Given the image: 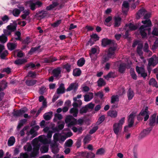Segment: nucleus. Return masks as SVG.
Returning <instances> with one entry per match:
<instances>
[{"label":"nucleus","instance_id":"f257e3e1","mask_svg":"<svg viewBox=\"0 0 158 158\" xmlns=\"http://www.w3.org/2000/svg\"><path fill=\"white\" fill-rule=\"evenodd\" d=\"M44 131L45 132H48L47 136L48 139L45 136L43 135L35 139L32 141V144L33 148L31 154L29 156L27 153H22L20 154V158H31L36 156L39 153L40 143L44 145L41 147L40 149L41 152L45 153L48 151V144L50 143V138L52 137V132L49 130V128L48 127L44 128Z\"/></svg>","mask_w":158,"mask_h":158},{"label":"nucleus","instance_id":"f03ea898","mask_svg":"<svg viewBox=\"0 0 158 158\" xmlns=\"http://www.w3.org/2000/svg\"><path fill=\"white\" fill-rule=\"evenodd\" d=\"M141 22L143 25L140 27L139 31L142 37L145 38L147 35V32L150 31L151 28L149 27L152 26V23L149 19L142 20Z\"/></svg>","mask_w":158,"mask_h":158},{"label":"nucleus","instance_id":"7ed1b4c3","mask_svg":"<svg viewBox=\"0 0 158 158\" xmlns=\"http://www.w3.org/2000/svg\"><path fill=\"white\" fill-rule=\"evenodd\" d=\"M81 95H77L76 97L73 98V99L75 102L73 104V107L71 109L70 112L74 117L77 116L78 113V109L76 108L81 106L82 104L81 100H77V99L81 98Z\"/></svg>","mask_w":158,"mask_h":158},{"label":"nucleus","instance_id":"20e7f679","mask_svg":"<svg viewBox=\"0 0 158 158\" xmlns=\"http://www.w3.org/2000/svg\"><path fill=\"white\" fill-rule=\"evenodd\" d=\"M125 122V118H121L118 123H115L113 126L114 133L118 136L120 134L122 128V125Z\"/></svg>","mask_w":158,"mask_h":158},{"label":"nucleus","instance_id":"39448f33","mask_svg":"<svg viewBox=\"0 0 158 158\" xmlns=\"http://www.w3.org/2000/svg\"><path fill=\"white\" fill-rule=\"evenodd\" d=\"M117 49L116 44H114L113 47H111L109 49L108 55H105L103 57L102 61L104 63L108 61L110 58H113L114 56L115 51Z\"/></svg>","mask_w":158,"mask_h":158},{"label":"nucleus","instance_id":"423d86ee","mask_svg":"<svg viewBox=\"0 0 158 158\" xmlns=\"http://www.w3.org/2000/svg\"><path fill=\"white\" fill-rule=\"evenodd\" d=\"M72 135L71 132H69L67 134L62 133L61 134H55L53 136L54 140L55 141H58L59 142H64L68 137Z\"/></svg>","mask_w":158,"mask_h":158},{"label":"nucleus","instance_id":"0eeeda50","mask_svg":"<svg viewBox=\"0 0 158 158\" xmlns=\"http://www.w3.org/2000/svg\"><path fill=\"white\" fill-rule=\"evenodd\" d=\"M65 122L66 123H69L68 127L76 124H81L83 123V120L82 119H79L77 121L76 119L74 118L71 116H67L65 119Z\"/></svg>","mask_w":158,"mask_h":158},{"label":"nucleus","instance_id":"6e6552de","mask_svg":"<svg viewBox=\"0 0 158 158\" xmlns=\"http://www.w3.org/2000/svg\"><path fill=\"white\" fill-rule=\"evenodd\" d=\"M17 23L14 21L13 23L10 24L7 27V29L4 30L3 32L5 35H8L10 34L11 32L16 30Z\"/></svg>","mask_w":158,"mask_h":158},{"label":"nucleus","instance_id":"1a4fd4ad","mask_svg":"<svg viewBox=\"0 0 158 158\" xmlns=\"http://www.w3.org/2000/svg\"><path fill=\"white\" fill-rule=\"evenodd\" d=\"M135 115L133 114H131L128 117V126H125L124 127V131L125 132H127L129 130V128L131 127L134 123V119Z\"/></svg>","mask_w":158,"mask_h":158},{"label":"nucleus","instance_id":"9d476101","mask_svg":"<svg viewBox=\"0 0 158 158\" xmlns=\"http://www.w3.org/2000/svg\"><path fill=\"white\" fill-rule=\"evenodd\" d=\"M150 15V14L146 11L144 9H142L140 10L137 13L136 18L139 19L140 17L143 16L144 18L146 19L149 17Z\"/></svg>","mask_w":158,"mask_h":158},{"label":"nucleus","instance_id":"9b49d317","mask_svg":"<svg viewBox=\"0 0 158 158\" xmlns=\"http://www.w3.org/2000/svg\"><path fill=\"white\" fill-rule=\"evenodd\" d=\"M137 45H138L137 48V52L139 54V56H140V58L141 59L143 60V58L141 56L142 54V44L140 42H139L138 41H136L134 43L133 45V47H135ZM143 61L144 62H145V61H144L143 60Z\"/></svg>","mask_w":158,"mask_h":158},{"label":"nucleus","instance_id":"f8f14e48","mask_svg":"<svg viewBox=\"0 0 158 158\" xmlns=\"http://www.w3.org/2000/svg\"><path fill=\"white\" fill-rule=\"evenodd\" d=\"M42 5V3L40 1H37L35 3L33 2L32 1H30L27 2L26 5H29L32 10H34L36 8L35 6L36 5L38 7H40Z\"/></svg>","mask_w":158,"mask_h":158},{"label":"nucleus","instance_id":"ddd939ff","mask_svg":"<svg viewBox=\"0 0 158 158\" xmlns=\"http://www.w3.org/2000/svg\"><path fill=\"white\" fill-rule=\"evenodd\" d=\"M156 114L154 113L150 117L149 119V125L151 126H154L158 124V115L157 116Z\"/></svg>","mask_w":158,"mask_h":158},{"label":"nucleus","instance_id":"4468645a","mask_svg":"<svg viewBox=\"0 0 158 158\" xmlns=\"http://www.w3.org/2000/svg\"><path fill=\"white\" fill-rule=\"evenodd\" d=\"M141 115L143 116V118H144V121H146L148 120L149 118L150 113L148 110V108L146 107L144 109H143L140 112Z\"/></svg>","mask_w":158,"mask_h":158},{"label":"nucleus","instance_id":"2eb2a0df","mask_svg":"<svg viewBox=\"0 0 158 158\" xmlns=\"http://www.w3.org/2000/svg\"><path fill=\"white\" fill-rule=\"evenodd\" d=\"M158 63V57L154 55L149 60L148 65L149 66H154Z\"/></svg>","mask_w":158,"mask_h":158},{"label":"nucleus","instance_id":"dca6fc26","mask_svg":"<svg viewBox=\"0 0 158 158\" xmlns=\"http://www.w3.org/2000/svg\"><path fill=\"white\" fill-rule=\"evenodd\" d=\"M152 129V128H149L143 130L140 133L139 136V138L141 139L149 134Z\"/></svg>","mask_w":158,"mask_h":158},{"label":"nucleus","instance_id":"f3484780","mask_svg":"<svg viewBox=\"0 0 158 158\" xmlns=\"http://www.w3.org/2000/svg\"><path fill=\"white\" fill-rule=\"evenodd\" d=\"M27 111L26 108L21 109L19 110L15 111L13 112V115L15 116H20Z\"/></svg>","mask_w":158,"mask_h":158},{"label":"nucleus","instance_id":"a211bd4d","mask_svg":"<svg viewBox=\"0 0 158 158\" xmlns=\"http://www.w3.org/2000/svg\"><path fill=\"white\" fill-rule=\"evenodd\" d=\"M136 70L137 73L139 74H140L141 76L143 78H145L147 76V74L145 72L144 69L143 68L137 67Z\"/></svg>","mask_w":158,"mask_h":158},{"label":"nucleus","instance_id":"6ab92c4d","mask_svg":"<svg viewBox=\"0 0 158 158\" xmlns=\"http://www.w3.org/2000/svg\"><path fill=\"white\" fill-rule=\"evenodd\" d=\"M39 128V127L38 126H35L33 128H32L29 133L28 135H31V137L33 138L36 135V133L35 131L38 130Z\"/></svg>","mask_w":158,"mask_h":158},{"label":"nucleus","instance_id":"aec40b11","mask_svg":"<svg viewBox=\"0 0 158 158\" xmlns=\"http://www.w3.org/2000/svg\"><path fill=\"white\" fill-rule=\"evenodd\" d=\"M154 25L153 30L152 31V34L154 35L158 36V21L154 20Z\"/></svg>","mask_w":158,"mask_h":158},{"label":"nucleus","instance_id":"412c9836","mask_svg":"<svg viewBox=\"0 0 158 158\" xmlns=\"http://www.w3.org/2000/svg\"><path fill=\"white\" fill-rule=\"evenodd\" d=\"M96 51L97 49L96 48H93L91 49V52L89 53V55L92 60L94 61L97 58V56L95 54Z\"/></svg>","mask_w":158,"mask_h":158},{"label":"nucleus","instance_id":"4be33fe9","mask_svg":"<svg viewBox=\"0 0 158 158\" xmlns=\"http://www.w3.org/2000/svg\"><path fill=\"white\" fill-rule=\"evenodd\" d=\"M20 10L17 9H15L13 10L12 14L15 17H18L19 15L20 11H22L24 10V8L23 7H21L20 8Z\"/></svg>","mask_w":158,"mask_h":158},{"label":"nucleus","instance_id":"5701e85b","mask_svg":"<svg viewBox=\"0 0 158 158\" xmlns=\"http://www.w3.org/2000/svg\"><path fill=\"white\" fill-rule=\"evenodd\" d=\"M84 101L85 102H89L92 99L93 97V94L90 93L84 96Z\"/></svg>","mask_w":158,"mask_h":158},{"label":"nucleus","instance_id":"b1692460","mask_svg":"<svg viewBox=\"0 0 158 158\" xmlns=\"http://www.w3.org/2000/svg\"><path fill=\"white\" fill-rule=\"evenodd\" d=\"M78 85L77 83L71 84L67 89V91H70L72 90H76L78 87Z\"/></svg>","mask_w":158,"mask_h":158},{"label":"nucleus","instance_id":"393cba45","mask_svg":"<svg viewBox=\"0 0 158 158\" xmlns=\"http://www.w3.org/2000/svg\"><path fill=\"white\" fill-rule=\"evenodd\" d=\"M64 85L63 84H61L57 89V94H62L64 93Z\"/></svg>","mask_w":158,"mask_h":158},{"label":"nucleus","instance_id":"a878e982","mask_svg":"<svg viewBox=\"0 0 158 158\" xmlns=\"http://www.w3.org/2000/svg\"><path fill=\"white\" fill-rule=\"evenodd\" d=\"M130 66L129 65L125 66V64L123 63L120 64L118 70L120 72L123 73L124 72L126 68H128Z\"/></svg>","mask_w":158,"mask_h":158},{"label":"nucleus","instance_id":"bb28decb","mask_svg":"<svg viewBox=\"0 0 158 158\" xmlns=\"http://www.w3.org/2000/svg\"><path fill=\"white\" fill-rule=\"evenodd\" d=\"M58 5V3L57 1H54L53 2L52 4L47 7L46 9L47 10H51L55 8Z\"/></svg>","mask_w":158,"mask_h":158},{"label":"nucleus","instance_id":"cd10ccee","mask_svg":"<svg viewBox=\"0 0 158 158\" xmlns=\"http://www.w3.org/2000/svg\"><path fill=\"white\" fill-rule=\"evenodd\" d=\"M113 43V41L107 39H103L102 41V45L103 46H106L107 45Z\"/></svg>","mask_w":158,"mask_h":158},{"label":"nucleus","instance_id":"c85d7f7f","mask_svg":"<svg viewBox=\"0 0 158 158\" xmlns=\"http://www.w3.org/2000/svg\"><path fill=\"white\" fill-rule=\"evenodd\" d=\"M108 114L111 117L114 118L117 115V112L116 110H110L108 112Z\"/></svg>","mask_w":158,"mask_h":158},{"label":"nucleus","instance_id":"c756f323","mask_svg":"<svg viewBox=\"0 0 158 158\" xmlns=\"http://www.w3.org/2000/svg\"><path fill=\"white\" fill-rule=\"evenodd\" d=\"M121 19L119 17H115L114 18V26L115 27L119 26L121 23Z\"/></svg>","mask_w":158,"mask_h":158},{"label":"nucleus","instance_id":"7c9ffc66","mask_svg":"<svg viewBox=\"0 0 158 158\" xmlns=\"http://www.w3.org/2000/svg\"><path fill=\"white\" fill-rule=\"evenodd\" d=\"M127 96L129 100H131L134 96V94L133 90L129 89L127 93Z\"/></svg>","mask_w":158,"mask_h":158},{"label":"nucleus","instance_id":"2f4dec72","mask_svg":"<svg viewBox=\"0 0 158 158\" xmlns=\"http://www.w3.org/2000/svg\"><path fill=\"white\" fill-rule=\"evenodd\" d=\"M128 3L127 2H123L122 7V10L123 11L124 13L126 12L128 10Z\"/></svg>","mask_w":158,"mask_h":158},{"label":"nucleus","instance_id":"473e14b6","mask_svg":"<svg viewBox=\"0 0 158 158\" xmlns=\"http://www.w3.org/2000/svg\"><path fill=\"white\" fill-rule=\"evenodd\" d=\"M137 27L136 25H134L130 23L129 25H126V29H127L129 28V30H133L136 29Z\"/></svg>","mask_w":158,"mask_h":158},{"label":"nucleus","instance_id":"72a5a7b5","mask_svg":"<svg viewBox=\"0 0 158 158\" xmlns=\"http://www.w3.org/2000/svg\"><path fill=\"white\" fill-rule=\"evenodd\" d=\"M81 73V70L78 68H76L73 70V75L74 76H78Z\"/></svg>","mask_w":158,"mask_h":158},{"label":"nucleus","instance_id":"f704fd0d","mask_svg":"<svg viewBox=\"0 0 158 158\" xmlns=\"http://www.w3.org/2000/svg\"><path fill=\"white\" fill-rule=\"evenodd\" d=\"M52 112H49L45 113L44 115V118L46 120H49L52 117Z\"/></svg>","mask_w":158,"mask_h":158},{"label":"nucleus","instance_id":"c9c22d12","mask_svg":"<svg viewBox=\"0 0 158 158\" xmlns=\"http://www.w3.org/2000/svg\"><path fill=\"white\" fill-rule=\"evenodd\" d=\"M15 141V138L13 137H10L8 141V145L10 146L13 145Z\"/></svg>","mask_w":158,"mask_h":158},{"label":"nucleus","instance_id":"e433bc0d","mask_svg":"<svg viewBox=\"0 0 158 158\" xmlns=\"http://www.w3.org/2000/svg\"><path fill=\"white\" fill-rule=\"evenodd\" d=\"M27 62V60L26 59H21L15 61V63L17 65L21 64Z\"/></svg>","mask_w":158,"mask_h":158},{"label":"nucleus","instance_id":"4c0bfd02","mask_svg":"<svg viewBox=\"0 0 158 158\" xmlns=\"http://www.w3.org/2000/svg\"><path fill=\"white\" fill-rule=\"evenodd\" d=\"M16 44L10 43H9L7 44L8 49L11 50H13L16 47Z\"/></svg>","mask_w":158,"mask_h":158},{"label":"nucleus","instance_id":"58836bf2","mask_svg":"<svg viewBox=\"0 0 158 158\" xmlns=\"http://www.w3.org/2000/svg\"><path fill=\"white\" fill-rule=\"evenodd\" d=\"M149 83L150 85L154 86L156 87H158L156 81L154 79L152 78L150 80Z\"/></svg>","mask_w":158,"mask_h":158},{"label":"nucleus","instance_id":"ea45409f","mask_svg":"<svg viewBox=\"0 0 158 158\" xmlns=\"http://www.w3.org/2000/svg\"><path fill=\"white\" fill-rule=\"evenodd\" d=\"M60 68L54 69L53 71L54 76L56 77H57L60 74Z\"/></svg>","mask_w":158,"mask_h":158},{"label":"nucleus","instance_id":"a19ab883","mask_svg":"<svg viewBox=\"0 0 158 158\" xmlns=\"http://www.w3.org/2000/svg\"><path fill=\"white\" fill-rule=\"evenodd\" d=\"M85 63V60L83 58L80 59L77 61V64L79 66L81 67Z\"/></svg>","mask_w":158,"mask_h":158},{"label":"nucleus","instance_id":"79ce46f5","mask_svg":"<svg viewBox=\"0 0 158 158\" xmlns=\"http://www.w3.org/2000/svg\"><path fill=\"white\" fill-rule=\"evenodd\" d=\"M119 101L118 97V95H113L111 98V102L112 103H114Z\"/></svg>","mask_w":158,"mask_h":158},{"label":"nucleus","instance_id":"37998d69","mask_svg":"<svg viewBox=\"0 0 158 158\" xmlns=\"http://www.w3.org/2000/svg\"><path fill=\"white\" fill-rule=\"evenodd\" d=\"M6 86V83L5 81H3L0 83V91L5 89Z\"/></svg>","mask_w":158,"mask_h":158},{"label":"nucleus","instance_id":"c03bdc74","mask_svg":"<svg viewBox=\"0 0 158 158\" xmlns=\"http://www.w3.org/2000/svg\"><path fill=\"white\" fill-rule=\"evenodd\" d=\"M47 12L46 11H41L39 15V16L40 17L41 19L44 18L47 16Z\"/></svg>","mask_w":158,"mask_h":158},{"label":"nucleus","instance_id":"a18cd8bd","mask_svg":"<svg viewBox=\"0 0 158 158\" xmlns=\"http://www.w3.org/2000/svg\"><path fill=\"white\" fill-rule=\"evenodd\" d=\"M62 118V117L60 114H56L55 115V117L54 118V121L55 122L57 121V119L59 120L61 119Z\"/></svg>","mask_w":158,"mask_h":158},{"label":"nucleus","instance_id":"49530a36","mask_svg":"<svg viewBox=\"0 0 158 158\" xmlns=\"http://www.w3.org/2000/svg\"><path fill=\"white\" fill-rule=\"evenodd\" d=\"M97 82L99 86H102L105 85V83L104 80L101 78H100Z\"/></svg>","mask_w":158,"mask_h":158},{"label":"nucleus","instance_id":"de8ad7c7","mask_svg":"<svg viewBox=\"0 0 158 158\" xmlns=\"http://www.w3.org/2000/svg\"><path fill=\"white\" fill-rule=\"evenodd\" d=\"M91 139V136L90 135H87L86 136L84 139V143L85 144L88 143L90 140Z\"/></svg>","mask_w":158,"mask_h":158},{"label":"nucleus","instance_id":"09e8293b","mask_svg":"<svg viewBox=\"0 0 158 158\" xmlns=\"http://www.w3.org/2000/svg\"><path fill=\"white\" fill-rule=\"evenodd\" d=\"M130 73L132 77L134 79L136 80L137 79V76L133 69H131L130 71Z\"/></svg>","mask_w":158,"mask_h":158},{"label":"nucleus","instance_id":"8fccbe9b","mask_svg":"<svg viewBox=\"0 0 158 158\" xmlns=\"http://www.w3.org/2000/svg\"><path fill=\"white\" fill-rule=\"evenodd\" d=\"M7 40V38L4 35H2V36H0V41L4 43L6 42Z\"/></svg>","mask_w":158,"mask_h":158},{"label":"nucleus","instance_id":"3c124183","mask_svg":"<svg viewBox=\"0 0 158 158\" xmlns=\"http://www.w3.org/2000/svg\"><path fill=\"white\" fill-rule=\"evenodd\" d=\"M47 106V102L45 101H43V102L42 106L40 108V109L38 110L37 115L39 114L41 111L44 108H45Z\"/></svg>","mask_w":158,"mask_h":158},{"label":"nucleus","instance_id":"603ef678","mask_svg":"<svg viewBox=\"0 0 158 158\" xmlns=\"http://www.w3.org/2000/svg\"><path fill=\"white\" fill-rule=\"evenodd\" d=\"M24 148L25 151L28 152L30 151L31 149V145L28 143H27V145L24 146Z\"/></svg>","mask_w":158,"mask_h":158},{"label":"nucleus","instance_id":"864d4df0","mask_svg":"<svg viewBox=\"0 0 158 158\" xmlns=\"http://www.w3.org/2000/svg\"><path fill=\"white\" fill-rule=\"evenodd\" d=\"M40 47V46H39L38 47H35L32 48L29 52V54L30 55H31L32 53H33L34 52L36 51H39L38 49Z\"/></svg>","mask_w":158,"mask_h":158},{"label":"nucleus","instance_id":"5fc2aeb1","mask_svg":"<svg viewBox=\"0 0 158 158\" xmlns=\"http://www.w3.org/2000/svg\"><path fill=\"white\" fill-rule=\"evenodd\" d=\"M73 144V141L71 139H69L67 140L65 143L66 146L70 147Z\"/></svg>","mask_w":158,"mask_h":158},{"label":"nucleus","instance_id":"6e6d98bb","mask_svg":"<svg viewBox=\"0 0 158 158\" xmlns=\"http://www.w3.org/2000/svg\"><path fill=\"white\" fill-rule=\"evenodd\" d=\"M26 121L27 120L25 119H24L20 121L17 127L19 129Z\"/></svg>","mask_w":158,"mask_h":158},{"label":"nucleus","instance_id":"4d7b16f0","mask_svg":"<svg viewBox=\"0 0 158 158\" xmlns=\"http://www.w3.org/2000/svg\"><path fill=\"white\" fill-rule=\"evenodd\" d=\"M91 39L94 40L95 41L98 40L99 39V37L96 34H93L91 35Z\"/></svg>","mask_w":158,"mask_h":158},{"label":"nucleus","instance_id":"13d9d810","mask_svg":"<svg viewBox=\"0 0 158 158\" xmlns=\"http://www.w3.org/2000/svg\"><path fill=\"white\" fill-rule=\"evenodd\" d=\"M105 152V150L102 148L98 149L97 152L96 154L99 155H102Z\"/></svg>","mask_w":158,"mask_h":158},{"label":"nucleus","instance_id":"bf43d9fd","mask_svg":"<svg viewBox=\"0 0 158 158\" xmlns=\"http://www.w3.org/2000/svg\"><path fill=\"white\" fill-rule=\"evenodd\" d=\"M20 35L21 33L19 31L16 32L15 34L16 40H20Z\"/></svg>","mask_w":158,"mask_h":158},{"label":"nucleus","instance_id":"052dcab7","mask_svg":"<svg viewBox=\"0 0 158 158\" xmlns=\"http://www.w3.org/2000/svg\"><path fill=\"white\" fill-rule=\"evenodd\" d=\"M58 123L59 124L58 126L59 129L60 130L64 128V122L60 121Z\"/></svg>","mask_w":158,"mask_h":158},{"label":"nucleus","instance_id":"680f3d73","mask_svg":"<svg viewBox=\"0 0 158 158\" xmlns=\"http://www.w3.org/2000/svg\"><path fill=\"white\" fill-rule=\"evenodd\" d=\"M36 81L34 80L27 81H26V84L28 85H32L34 84Z\"/></svg>","mask_w":158,"mask_h":158},{"label":"nucleus","instance_id":"e2e57ef3","mask_svg":"<svg viewBox=\"0 0 158 158\" xmlns=\"http://www.w3.org/2000/svg\"><path fill=\"white\" fill-rule=\"evenodd\" d=\"M88 110L87 108L85 106V107H82L80 111V113L81 114H83L86 112Z\"/></svg>","mask_w":158,"mask_h":158},{"label":"nucleus","instance_id":"0e129e2a","mask_svg":"<svg viewBox=\"0 0 158 158\" xmlns=\"http://www.w3.org/2000/svg\"><path fill=\"white\" fill-rule=\"evenodd\" d=\"M85 106L87 108V110L88 109H92L94 106V105L92 103H90L86 105Z\"/></svg>","mask_w":158,"mask_h":158},{"label":"nucleus","instance_id":"69168bd1","mask_svg":"<svg viewBox=\"0 0 158 158\" xmlns=\"http://www.w3.org/2000/svg\"><path fill=\"white\" fill-rule=\"evenodd\" d=\"M112 18L111 17H108V18L106 19L105 20V24L107 26H110V25H109L108 23L110 22Z\"/></svg>","mask_w":158,"mask_h":158},{"label":"nucleus","instance_id":"338daca9","mask_svg":"<svg viewBox=\"0 0 158 158\" xmlns=\"http://www.w3.org/2000/svg\"><path fill=\"white\" fill-rule=\"evenodd\" d=\"M158 47V40H156L152 46V49L154 50L156 49Z\"/></svg>","mask_w":158,"mask_h":158},{"label":"nucleus","instance_id":"774afa93","mask_svg":"<svg viewBox=\"0 0 158 158\" xmlns=\"http://www.w3.org/2000/svg\"><path fill=\"white\" fill-rule=\"evenodd\" d=\"M24 14L21 15V17L23 19H25L27 16L29 14V12L28 11H25L23 12Z\"/></svg>","mask_w":158,"mask_h":158}]
</instances>
